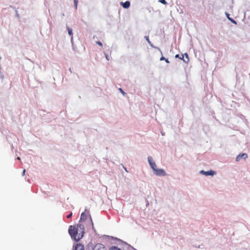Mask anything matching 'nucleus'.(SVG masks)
<instances>
[{"label":"nucleus","mask_w":250,"mask_h":250,"mask_svg":"<svg viewBox=\"0 0 250 250\" xmlns=\"http://www.w3.org/2000/svg\"><path fill=\"white\" fill-rule=\"evenodd\" d=\"M145 38H146V40L147 41V42H148V43L150 44L151 42L149 39V37L148 36H145Z\"/></svg>","instance_id":"4468645a"},{"label":"nucleus","mask_w":250,"mask_h":250,"mask_svg":"<svg viewBox=\"0 0 250 250\" xmlns=\"http://www.w3.org/2000/svg\"><path fill=\"white\" fill-rule=\"evenodd\" d=\"M74 4L76 8H77V5H78V0H74Z\"/></svg>","instance_id":"2eb2a0df"},{"label":"nucleus","mask_w":250,"mask_h":250,"mask_svg":"<svg viewBox=\"0 0 250 250\" xmlns=\"http://www.w3.org/2000/svg\"><path fill=\"white\" fill-rule=\"evenodd\" d=\"M96 42V43H97V44L99 45H100V46H102V45H102V42H100V41H97Z\"/></svg>","instance_id":"f3484780"},{"label":"nucleus","mask_w":250,"mask_h":250,"mask_svg":"<svg viewBox=\"0 0 250 250\" xmlns=\"http://www.w3.org/2000/svg\"><path fill=\"white\" fill-rule=\"evenodd\" d=\"M68 232L71 238L78 242L83 236L84 233V224L80 223L77 226H70Z\"/></svg>","instance_id":"f257e3e1"},{"label":"nucleus","mask_w":250,"mask_h":250,"mask_svg":"<svg viewBox=\"0 0 250 250\" xmlns=\"http://www.w3.org/2000/svg\"><path fill=\"white\" fill-rule=\"evenodd\" d=\"M25 172V169H24V170H23L22 174H23V175H24Z\"/></svg>","instance_id":"4be33fe9"},{"label":"nucleus","mask_w":250,"mask_h":250,"mask_svg":"<svg viewBox=\"0 0 250 250\" xmlns=\"http://www.w3.org/2000/svg\"><path fill=\"white\" fill-rule=\"evenodd\" d=\"M97 247H98L99 249H103V250H104V247L102 244H100L97 245L96 246L95 248H97Z\"/></svg>","instance_id":"9d476101"},{"label":"nucleus","mask_w":250,"mask_h":250,"mask_svg":"<svg viewBox=\"0 0 250 250\" xmlns=\"http://www.w3.org/2000/svg\"><path fill=\"white\" fill-rule=\"evenodd\" d=\"M89 220H90V224H91L93 226V223L92 222V219H91V217L90 216Z\"/></svg>","instance_id":"aec40b11"},{"label":"nucleus","mask_w":250,"mask_h":250,"mask_svg":"<svg viewBox=\"0 0 250 250\" xmlns=\"http://www.w3.org/2000/svg\"><path fill=\"white\" fill-rule=\"evenodd\" d=\"M68 34L70 36H71L72 37L73 33H72V30L69 28L68 27H67Z\"/></svg>","instance_id":"9b49d317"},{"label":"nucleus","mask_w":250,"mask_h":250,"mask_svg":"<svg viewBox=\"0 0 250 250\" xmlns=\"http://www.w3.org/2000/svg\"><path fill=\"white\" fill-rule=\"evenodd\" d=\"M86 218H87V215H86V213H85L84 212H83L81 215L80 222L83 223V222H84V221L86 219Z\"/></svg>","instance_id":"0eeeda50"},{"label":"nucleus","mask_w":250,"mask_h":250,"mask_svg":"<svg viewBox=\"0 0 250 250\" xmlns=\"http://www.w3.org/2000/svg\"><path fill=\"white\" fill-rule=\"evenodd\" d=\"M154 173L158 176H165L166 173L163 169H157L154 171Z\"/></svg>","instance_id":"20e7f679"},{"label":"nucleus","mask_w":250,"mask_h":250,"mask_svg":"<svg viewBox=\"0 0 250 250\" xmlns=\"http://www.w3.org/2000/svg\"><path fill=\"white\" fill-rule=\"evenodd\" d=\"M160 2L164 4H167V2L165 0H160Z\"/></svg>","instance_id":"dca6fc26"},{"label":"nucleus","mask_w":250,"mask_h":250,"mask_svg":"<svg viewBox=\"0 0 250 250\" xmlns=\"http://www.w3.org/2000/svg\"><path fill=\"white\" fill-rule=\"evenodd\" d=\"M160 60H161V61L164 60V61H166V62L167 63H169V61L168 60V59H166V58H165L164 57H163V56H162V57L160 58Z\"/></svg>","instance_id":"ddd939ff"},{"label":"nucleus","mask_w":250,"mask_h":250,"mask_svg":"<svg viewBox=\"0 0 250 250\" xmlns=\"http://www.w3.org/2000/svg\"><path fill=\"white\" fill-rule=\"evenodd\" d=\"M247 157H248V155L246 153H244L242 154H240L236 158V161L237 162H238L241 160V159L243 158L244 159H246Z\"/></svg>","instance_id":"423d86ee"},{"label":"nucleus","mask_w":250,"mask_h":250,"mask_svg":"<svg viewBox=\"0 0 250 250\" xmlns=\"http://www.w3.org/2000/svg\"><path fill=\"white\" fill-rule=\"evenodd\" d=\"M122 5L124 8H127L130 6V2L128 1H125L124 3H122Z\"/></svg>","instance_id":"1a4fd4ad"},{"label":"nucleus","mask_w":250,"mask_h":250,"mask_svg":"<svg viewBox=\"0 0 250 250\" xmlns=\"http://www.w3.org/2000/svg\"><path fill=\"white\" fill-rule=\"evenodd\" d=\"M119 90L123 95H125V92L123 90V89L122 88H120Z\"/></svg>","instance_id":"a211bd4d"},{"label":"nucleus","mask_w":250,"mask_h":250,"mask_svg":"<svg viewBox=\"0 0 250 250\" xmlns=\"http://www.w3.org/2000/svg\"><path fill=\"white\" fill-rule=\"evenodd\" d=\"M109 250H121L120 249L118 248V247H115V246H112L111 247Z\"/></svg>","instance_id":"f8f14e48"},{"label":"nucleus","mask_w":250,"mask_h":250,"mask_svg":"<svg viewBox=\"0 0 250 250\" xmlns=\"http://www.w3.org/2000/svg\"><path fill=\"white\" fill-rule=\"evenodd\" d=\"M72 215V213L71 212L69 215H67L66 217H67V218H70L71 217Z\"/></svg>","instance_id":"6ab92c4d"},{"label":"nucleus","mask_w":250,"mask_h":250,"mask_svg":"<svg viewBox=\"0 0 250 250\" xmlns=\"http://www.w3.org/2000/svg\"><path fill=\"white\" fill-rule=\"evenodd\" d=\"M229 18V19L230 21H232L233 22H235V21H234L233 20H232V19H230V18Z\"/></svg>","instance_id":"412c9836"},{"label":"nucleus","mask_w":250,"mask_h":250,"mask_svg":"<svg viewBox=\"0 0 250 250\" xmlns=\"http://www.w3.org/2000/svg\"><path fill=\"white\" fill-rule=\"evenodd\" d=\"M17 159H18V160H20V157H18Z\"/></svg>","instance_id":"5701e85b"},{"label":"nucleus","mask_w":250,"mask_h":250,"mask_svg":"<svg viewBox=\"0 0 250 250\" xmlns=\"http://www.w3.org/2000/svg\"><path fill=\"white\" fill-rule=\"evenodd\" d=\"M148 163L151 167L152 168V169L154 170V171L156 169L157 166L155 164V163L153 161L152 158L151 157H148Z\"/></svg>","instance_id":"7ed1b4c3"},{"label":"nucleus","mask_w":250,"mask_h":250,"mask_svg":"<svg viewBox=\"0 0 250 250\" xmlns=\"http://www.w3.org/2000/svg\"><path fill=\"white\" fill-rule=\"evenodd\" d=\"M200 173L206 176L213 175L216 174V172L214 171L211 170L208 171H205L202 170L200 171Z\"/></svg>","instance_id":"39448f33"},{"label":"nucleus","mask_w":250,"mask_h":250,"mask_svg":"<svg viewBox=\"0 0 250 250\" xmlns=\"http://www.w3.org/2000/svg\"><path fill=\"white\" fill-rule=\"evenodd\" d=\"M75 250H84V248L83 245L77 244L75 247Z\"/></svg>","instance_id":"6e6552de"},{"label":"nucleus","mask_w":250,"mask_h":250,"mask_svg":"<svg viewBox=\"0 0 250 250\" xmlns=\"http://www.w3.org/2000/svg\"><path fill=\"white\" fill-rule=\"evenodd\" d=\"M125 169L126 171H127L125 167Z\"/></svg>","instance_id":"b1692460"},{"label":"nucleus","mask_w":250,"mask_h":250,"mask_svg":"<svg viewBox=\"0 0 250 250\" xmlns=\"http://www.w3.org/2000/svg\"><path fill=\"white\" fill-rule=\"evenodd\" d=\"M175 57L176 58H179L180 59L183 60L185 62H189V58L188 55L187 53H185L184 55H182V57H180L179 54H177L175 55Z\"/></svg>","instance_id":"f03ea898"}]
</instances>
